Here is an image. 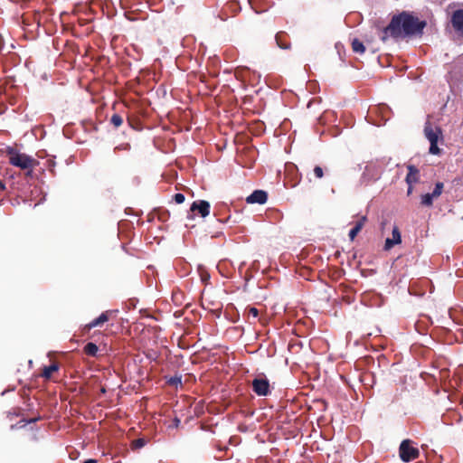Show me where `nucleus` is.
<instances>
[{
  "instance_id": "obj_1",
  "label": "nucleus",
  "mask_w": 463,
  "mask_h": 463,
  "mask_svg": "<svg viewBox=\"0 0 463 463\" xmlns=\"http://www.w3.org/2000/svg\"><path fill=\"white\" fill-rule=\"evenodd\" d=\"M424 26V22L407 13H402L392 19L390 24L383 30L381 39L385 42L389 36L399 38L420 33Z\"/></svg>"
},
{
  "instance_id": "obj_2",
  "label": "nucleus",
  "mask_w": 463,
  "mask_h": 463,
  "mask_svg": "<svg viewBox=\"0 0 463 463\" xmlns=\"http://www.w3.org/2000/svg\"><path fill=\"white\" fill-rule=\"evenodd\" d=\"M424 135L430 143V153L432 155L439 154L440 150L438 147V141L442 139V131L440 128L433 126L430 121H427L424 127Z\"/></svg>"
},
{
  "instance_id": "obj_3",
  "label": "nucleus",
  "mask_w": 463,
  "mask_h": 463,
  "mask_svg": "<svg viewBox=\"0 0 463 463\" xmlns=\"http://www.w3.org/2000/svg\"><path fill=\"white\" fill-rule=\"evenodd\" d=\"M6 153L9 156V162L21 169H32L36 164L33 157L25 154H20L12 147H8Z\"/></svg>"
},
{
  "instance_id": "obj_4",
  "label": "nucleus",
  "mask_w": 463,
  "mask_h": 463,
  "mask_svg": "<svg viewBox=\"0 0 463 463\" xmlns=\"http://www.w3.org/2000/svg\"><path fill=\"white\" fill-rule=\"evenodd\" d=\"M400 457L404 462L411 461L419 457V449L411 446L409 439L403 440L400 445Z\"/></svg>"
},
{
  "instance_id": "obj_5",
  "label": "nucleus",
  "mask_w": 463,
  "mask_h": 463,
  "mask_svg": "<svg viewBox=\"0 0 463 463\" xmlns=\"http://www.w3.org/2000/svg\"><path fill=\"white\" fill-rule=\"evenodd\" d=\"M253 391L260 396H266L269 393V381L262 376L256 377L252 381Z\"/></svg>"
},
{
  "instance_id": "obj_6",
  "label": "nucleus",
  "mask_w": 463,
  "mask_h": 463,
  "mask_svg": "<svg viewBox=\"0 0 463 463\" xmlns=\"http://www.w3.org/2000/svg\"><path fill=\"white\" fill-rule=\"evenodd\" d=\"M451 24L453 28L463 35V9H458L451 15Z\"/></svg>"
},
{
  "instance_id": "obj_7",
  "label": "nucleus",
  "mask_w": 463,
  "mask_h": 463,
  "mask_svg": "<svg viewBox=\"0 0 463 463\" xmlns=\"http://www.w3.org/2000/svg\"><path fill=\"white\" fill-rule=\"evenodd\" d=\"M190 210L192 212L198 211L202 217H206L210 213V203L203 200L194 202Z\"/></svg>"
},
{
  "instance_id": "obj_8",
  "label": "nucleus",
  "mask_w": 463,
  "mask_h": 463,
  "mask_svg": "<svg viewBox=\"0 0 463 463\" xmlns=\"http://www.w3.org/2000/svg\"><path fill=\"white\" fill-rule=\"evenodd\" d=\"M392 238H388L385 241L384 250H389L394 245L400 244L402 242L401 232L397 226H394L392 232Z\"/></svg>"
},
{
  "instance_id": "obj_9",
  "label": "nucleus",
  "mask_w": 463,
  "mask_h": 463,
  "mask_svg": "<svg viewBox=\"0 0 463 463\" xmlns=\"http://www.w3.org/2000/svg\"><path fill=\"white\" fill-rule=\"evenodd\" d=\"M268 195L266 192L262 190L254 191L250 196L247 197L246 201L248 203H266Z\"/></svg>"
},
{
  "instance_id": "obj_10",
  "label": "nucleus",
  "mask_w": 463,
  "mask_h": 463,
  "mask_svg": "<svg viewBox=\"0 0 463 463\" xmlns=\"http://www.w3.org/2000/svg\"><path fill=\"white\" fill-rule=\"evenodd\" d=\"M366 216H363L356 222L354 227L349 232V238L351 241H354L359 232L363 229L366 222Z\"/></svg>"
},
{
  "instance_id": "obj_11",
  "label": "nucleus",
  "mask_w": 463,
  "mask_h": 463,
  "mask_svg": "<svg viewBox=\"0 0 463 463\" xmlns=\"http://www.w3.org/2000/svg\"><path fill=\"white\" fill-rule=\"evenodd\" d=\"M409 173L406 176V182L408 184H411L412 183H416L418 181L419 172L413 165L408 166Z\"/></svg>"
},
{
  "instance_id": "obj_12",
  "label": "nucleus",
  "mask_w": 463,
  "mask_h": 463,
  "mask_svg": "<svg viewBox=\"0 0 463 463\" xmlns=\"http://www.w3.org/2000/svg\"><path fill=\"white\" fill-rule=\"evenodd\" d=\"M109 320V314L108 312L102 313L99 317L94 319L91 323L89 324V327L92 328L95 326H99L102 325L103 323L107 322Z\"/></svg>"
},
{
  "instance_id": "obj_13",
  "label": "nucleus",
  "mask_w": 463,
  "mask_h": 463,
  "mask_svg": "<svg viewBox=\"0 0 463 463\" xmlns=\"http://www.w3.org/2000/svg\"><path fill=\"white\" fill-rule=\"evenodd\" d=\"M352 49L354 52L363 54L365 51V47L362 42L358 39H354L352 41Z\"/></svg>"
},
{
  "instance_id": "obj_14",
  "label": "nucleus",
  "mask_w": 463,
  "mask_h": 463,
  "mask_svg": "<svg viewBox=\"0 0 463 463\" xmlns=\"http://www.w3.org/2000/svg\"><path fill=\"white\" fill-rule=\"evenodd\" d=\"M98 346L94 343H88L85 347L84 351L87 354L95 356L98 353Z\"/></svg>"
},
{
  "instance_id": "obj_15",
  "label": "nucleus",
  "mask_w": 463,
  "mask_h": 463,
  "mask_svg": "<svg viewBox=\"0 0 463 463\" xmlns=\"http://www.w3.org/2000/svg\"><path fill=\"white\" fill-rule=\"evenodd\" d=\"M57 370H58L57 364H52L50 366L44 367L43 376L45 377L46 379H49L52 376V374L54 372H56Z\"/></svg>"
},
{
  "instance_id": "obj_16",
  "label": "nucleus",
  "mask_w": 463,
  "mask_h": 463,
  "mask_svg": "<svg viewBox=\"0 0 463 463\" xmlns=\"http://www.w3.org/2000/svg\"><path fill=\"white\" fill-rule=\"evenodd\" d=\"M434 199L431 194H423L421 196V204L424 206H431Z\"/></svg>"
},
{
  "instance_id": "obj_17",
  "label": "nucleus",
  "mask_w": 463,
  "mask_h": 463,
  "mask_svg": "<svg viewBox=\"0 0 463 463\" xmlns=\"http://www.w3.org/2000/svg\"><path fill=\"white\" fill-rule=\"evenodd\" d=\"M284 36V33L282 32H279L276 34V42L279 47L281 49H288L289 47L288 44L285 43L282 40V37Z\"/></svg>"
},
{
  "instance_id": "obj_18",
  "label": "nucleus",
  "mask_w": 463,
  "mask_h": 463,
  "mask_svg": "<svg viewBox=\"0 0 463 463\" xmlns=\"http://www.w3.org/2000/svg\"><path fill=\"white\" fill-rule=\"evenodd\" d=\"M443 186H444L443 183H440V182L437 183L435 185L434 191L431 193L432 197L437 199L441 194Z\"/></svg>"
},
{
  "instance_id": "obj_19",
  "label": "nucleus",
  "mask_w": 463,
  "mask_h": 463,
  "mask_svg": "<svg viewBox=\"0 0 463 463\" xmlns=\"http://www.w3.org/2000/svg\"><path fill=\"white\" fill-rule=\"evenodd\" d=\"M146 445V440L144 439H137L132 441V448L134 449H138L143 448Z\"/></svg>"
},
{
  "instance_id": "obj_20",
  "label": "nucleus",
  "mask_w": 463,
  "mask_h": 463,
  "mask_svg": "<svg viewBox=\"0 0 463 463\" xmlns=\"http://www.w3.org/2000/svg\"><path fill=\"white\" fill-rule=\"evenodd\" d=\"M110 121L116 128H118L122 125L123 119L119 115L115 114L112 116Z\"/></svg>"
},
{
  "instance_id": "obj_21",
  "label": "nucleus",
  "mask_w": 463,
  "mask_h": 463,
  "mask_svg": "<svg viewBox=\"0 0 463 463\" xmlns=\"http://www.w3.org/2000/svg\"><path fill=\"white\" fill-rule=\"evenodd\" d=\"M258 315H259V311L257 308H255V307L249 308V310H248L249 317H252L253 318H256L258 317Z\"/></svg>"
},
{
  "instance_id": "obj_22",
  "label": "nucleus",
  "mask_w": 463,
  "mask_h": 463,
  "mask_svg": "<svg viewBox=\"0 0 463 463\" xmlns=\"http://www.w3.org/2000/svg\"><path fill=\"white\" fill-rule=\"evenodd\" d=\"M314 174L317 178H322L324 175L323 169L320 166H316L314 168Z\"/></svg>"
},
{
  "instance_id": "obj_23",
  "label": "nucleus",
  "mask_w": 463,
  "mask_h": 463,
  "mask_svg": "<svg viewBox=\"0 0 463 463\" xmlns=\"http://www.w3.org/2000/svg\"><path fill=\"white\" fill-rule=\"evenodd\" d=\"M373 166H372V165H366L365 170L363 174V177L369 179V175H371V171L373 170Z\"/></svg>"
},
{
  "instance_id": "obj_24",
  "label": "nucleus",
  "mask_w": 463,
  "mask_h": 463,
  "mask_svg": "<svg viewBox=\"0 0 463 463\" xmlns=\"http://www.w3.org/2000/svg\"><path fill=\"white\" fill-rule=\"evenodd\" d=\"M175 201L177 203H184V194H176L175 195Z\"/></svg>"
},
{
  "instance_id": "obj_25",
  "label": "nucleus",
  "mask_w": 463,
  "mask_h": 463,
  "mask_svg": "<svg viewBox=\"0 0 463 463\" xmlns=\"http://www.w3.org/2000/svg\"><path fill=\"white\" fill-rule=\"evenodd\" d=\"M174 422H175V427H178V425H179V423H180V420H179V419H177V418H175V420H174Z\"/></svg>"
},
{
  "instance_id": "obj_26",
  "label": "nucleus",
  "mask_w": 463,
  "mask_h": 463,
  "mask_svg": "<svg viewBox=\"0 0 463 463\" xmlns=\"http://www.w3.org/2000/svg\"><path fill=\"white\" fill-rule=\"evenodd\" d=\"M84 463H97V460L90 458V459L86 460Z\"/></svg>"
},
{
  "instance_id": "obj_27",
  "label": "nucleus",
  "mask_w": 463,
  "mask_h": 463,
  "mask_svg": "<svg viewBox=\"0 0 463 463\" xmlns=\"http://www.w3.org/2000/svg\"><path fill=\"white\" fill-rule=\"evenodd\" d=\"M411 193H412V187H411V184H409V188H408L407 194H411Z\"/></svg>"
},
{
  "instance_id": "obj_28",
  "label": "nucleus",
  "mask_w": 463,
  "mask_h": 463,
  "mask_svg": "<svg viewBox=\"0 0 463 463\" xmlns=\"http://www.w3.org/2000/svg\"><path fill=\"white\" fill-rule=\"evenodd\" d=\"M171 383H172L173 384H175V383H180V381H179L178 379H173V380L171 381Z\"/></svg>"
},
{
  "instance_id": "obj_29",
  "label": "nucleus",
  "mask_w": 463,
  "mask_h": 463,
  "mask_svg": "<svg viewBox=\"0 0 463 463\" xmlns=\"http://www.w3.org/2000/svg\"><path fill=\"white\" fill-rule=\"evenodd\" d=\"M5 185L0 182V189H4Z\"/></svg>"
}]
</instances>
